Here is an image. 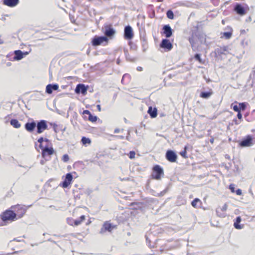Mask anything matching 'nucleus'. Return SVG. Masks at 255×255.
Wrapping results in <instances>:
<instances>
[{
    "label": "nucleus",
    "mask_w": 255,
    "mask_h": 255,
    "mask_svg": "<svg viewBox=\"0 0 255 255\" xmlns=\"http://www.w3.org/2000/svg\"><path fill=\"white\" fill-rule=\"evenodd\" d=\"M227 205L226 204H225L224 206L220 209V211L224 212L227 210Z\"/></svg>",
    "instance_id": "49530a36"
},
{
    "label": "nucleus",
    "mask_w": 255,
    "mask_h": 255,
    "mask_svg": "<svg viewBox=\"0 0 255 255\" xmlns=\"http://www.w3.org/2000/svg\"><path fill=\"white\" fill-rule=\"evenodd\" d=\"M79 219L82 222L83 221H84L85 220V216L84 215H82L80 217Z\"/></svg>",
    "instance_id": "864d4df0"
},
{
    "label": "nucleus",
    "mask_w": 255,
    "mask_h": 255,
    "mask_svg": "<svg viewBox=\"0 0 255 255\" xmlns=\"http://www.w3.org/2000/svg\"><path fill=\"white\" fill-rule=\"evenodd\" d=\"M14 241H16L17 242H21V241H23L24 242V240H19V239H17L16 238L14 239L13 240Z\"/></svg>",
    "instance_id": "0e129e2a"
},
{
    "label": "nucleus",
    "mask_w": 255,
    "mask_h": 255,
    "mask_svg": "<svg viewBox=\"0 0 255 255\" xmlns=\"http://www.w3.org/2000/svg\"><path fill=\"white\" fill-rule=\"evenodd\" d=\"M124 53L125 54L126 58L127 60L128 61H132V59L130 57V56L128 52V49H124Z\"/></svg>",
    "instance_id": "c9c22d12"
},
{
    "label": "nucleus",
    "mask_w": 255,
    "mask_h": 255,
    "mask_svg": "<svg viewBox=\"0 0 255 255\" xmlns=\"http://www.w3.org/2000/svg\"><path fill=\"white\" fill-rule=\"evenodd\" d=\"M48 159H46V157L44 158V159H42L40 161V163L42 164V165H43L45 164V162L46 160H48Z\"/></svg>",
    "instance_id": "603ef678"
},
{
    "label": "nucleus",
    "mask_w": 255,
    "mask_h": 255,
    "mask_svg": "<svg viewBox=\"0 0 255 255\" xmlns=\"http://www.w3.org/2000/svg\"><path fill=\"white\" fill-rule=\"evenodd\" d=\"M36 132L38 134L42 133L48 128L47 122L44 120L37 121L36 123Z\"/></svg>",
    "instance_id": "0eeeda50"
},
{
    "label": "nucleus",
    "mask_w": 255,
    "mask_h": 255,
    "mask_svg": "<svg viewBox=\"0 0 255 255\" xmlns=\"http://www.w3.org/2000/svg\"><path fill=\"white\" fill-rule=\"evenodd\" d=\"M188 40H189V43L191 46L193 51H195L197 50V47L195 46L196 42H195V40L193 39L192 38L189 37Z\"/></svg>",
    "instance_id": "7c9ffc66"
},
{
    "label": "nucleus",
    "mask_w": 255,
    "mask_h": 255,
    "mask_svg": "<svg viewBox=\"0 0 255 255\" xmlns=\"http://www.w3.org/2000/svg\"><path fill=\"white\" fill-rule=\"evenodd\" d=\"M109 39L106 36H95L92 40V45L97 46H99L104 42L106 44L108 42Z\"/></svg>",
    "instance_id": "423d86ee"
},
{
    "label": "nucleus",
    "mask_w": 255,
    "mask_h": 255,
    "mask_svg": "<svg viewBox=\"0 0 255 255\" xmlns=\"http://www.w3.org/2000/svg\"><path fill=\"white\" fill-rule=\"evenodd\" d=\"M11 208L13 209V211L15 212V217L17 218V219L22 218L25 214L27 210L26 207L20 205L11 207Z\"/></svg>",
    "instance_id": "20e7f679"
},
{
    "label": "nucleus",
    "mask_w": 255,
    "mask_h": 255,
    "mask_svg": "<svg viewBox=\"0 0 255 255\" xmlns=\"http://www.w3.org/2000/svg\"><path fill=\"white\" fill-rule=\"evenodd\" d=\"M234 122H235V124L237 125H239V123L237 121V120L236 119H235L234 120Z\"/></svg>",
    "instance_id": "680f3d73"
},
{
    "label": "nucleus",
    "mask_w": 255,
    "mask_h": 255,
    "mask_svg": "<svg viewBox=\"0 0 255 255\" xmlns=\"http://www.w3.org/2000/svg\"><path fill=\"white\" fill-rule=\"evenodd\" d=\"M37 141L40 143L39 147L40 148L43 147L42 142L44 141V138L43 137H40L37 140Z\"/></svg>",
    "instance_id": "ea45409f"
},
{
    "label": "nucleus",
    "mask_w": 255,
    "mask_h": 255,
    "mask_svg": "<svg viewBox=\"0 0 255 255\" xmlns=\"http://www.w3.org/2000/svg\"><path fill=\"white\" fill-rule=\"evenodd\" d=\"M30 51L22 52L20 50H17L14 51L13 59L15 60H20L24 56L27 55Z\"/></svg>",
    "instance_id": "2eb2a0df"
},
{
    "label": "nucleus",
    "mask_w": 255,
    "mask_h": 255,
    "mask_svg": "<svg viewBox=\"0 0 255 255\" xmlns=\"http://www.w3.org/2000/svg\"><path fill=\"white\" fill-rule=\"evenodd\" d=\"M160 46L168 51L171 50L173 47L172 43L170 42V40L167 38L162 40L160 44Z\"/></svg>",
    "instance_id": "dca6fc26"
},
{
    "label": "nucleus",
    "mask_w": 255,
    "mask_h": 255,
    "mask_svg": "<svg viewBox=\"0 0 255 255\" xmlns=\"http://www.w3.org/2000/svg\"><path fill=\"white\" fill-rule=\"evenodd\" d=\"M191 34L189 38H192L195 40L197 38L201 44L205 43L206 42V35L202 31L199 30L198 26L194 27L191 31Z\"/></svg>",
    "instance_id": "f257e3e1"
},
{
    "label": "nucleus",
    "mask_w": 255,
    "mask_h": 255,
    "mask_svg": "<svg viewBox=\"0 0 255 255\" xmlns=\"http://www.w3.org/2000/svg\"><path fill=\"white\" fill-rule=\"evenodd\" d=\"M241 221L242 219L240 216H238L236 217L234 223V226L235 228L236 229H241L243 228L244 225L240 224Z\"/></svg>",
    "instance_id": "5701e85b"
},
{
    "label": "nucleus",
    "mask_w": 255,
    "mask_h": 255,
    "mask_svg": "<svg viewBox=\"0 0 255 255\" xmlns=\"http://www.w3.org/2000/svg\"><path fill=\"white\" fill-rule=\"evenodd\" d=\"M167 188L165 189V190L160 192V193H157V194L155 196H158V197L163 196L167 192Z\"/></svg>",
    "instance_id": "a19ab883"
},
{
    "label": "nucleus",
    "mask_w": 255,
    "mask_h": 255,
    "mask_svg": "<svg viewBox=\"0 0 255 255\" xmlns=\"http://www.w3.org/2000/svg\"><path fill=\"white\" fill-rule=\"evenodd\" d=\"M124 37L125 39L128 40L133 38V32L132 28L130 25H128L125 27Z\"/></svg>",
    "instance_id": "9b49d317"
},
{
    "label": "nucleus",
    "mask_w": 255,
    "mask_h": 255,
    "mask_svg": "<svg viewBox=\"0 0 255 255\" xmlns=\"http://www.w3.org/2000/svg\"><path fill=\"white\" fill-rule=\"evenodd\" d=\"M205 79H206V82L208 83H209L211 81V80L210 79H206V78H205Z\"/></svg>",
    "instance_id": "69168bd1"
},
{
    "label": "nucleus",
    "mask_w": 255,
    "mask_h": 255,
    "mask_svg": "<svg viewBox=\"0 0 255 255\" xmlns=\"http://www.w3.org/2000/svg\"><path fill=\"white\" fill-rule=\"evenodd\" d=\"M237 102H235L234 103L231 104V108L233 109L235 112H238L240 111L239 106L237 105Z\"/></svg>",
    "instance_id": "e433bc0d"
},
{
    "label": "nucleus",
    "mask_w": 255,
    "mask_h": 255,
    "mask_svg": "<svg viewBox=\"0 0 255 255\" xmlns=\"http://www.w3.org/2000/svg\"><path fill=\"white\" fill-rule=\"evenodd\" d=\"M229 189L231 190V191L232 193H235V185L234 184H231L229 185Z\"/></svg>",
    "instance_id": "a18cd8bd"
},
{
    "label": "nucleus",
    "mask_w": 255,
    "mask_h": 255,
    "mask_svg": "<svg viewBox=\"0 0 255 255\" xmlns=\"http://www.w3.org/2000/svg\"><path fill=\"white\" fill-rule=\"evenodd\" d=\"M98 118L96 116H94L91 114L88 118V120L92 122H95L97 121Z\"/></svg>",
    "instance_id": "4c0bfd02"
},
{
    "label": "nucleus",
    "mask_w": 255,
    "mask_h": 255,
    "mask_svg": "<svg viewBox=\"0 0 255 255\" xmlns=\"http://www.w3.org/2000/svg\"><path fill=\"white\" fill-rule=\"evenodd\" d=\"M246 7L244 6L241 3H237L234 7V10L236 12L237 14L240 15H245L247 10L249 9L248 6L246 5Z\"/></svg>",
    "instance_id": "6e6552de"
},
{
    "label": "nucleus",
    "mask_w": 255,
    "mask_h": 255,
    "mask_svg": "<svg viewBox=\"0 0 255 255\" xmlns=\"http://www.w3.org/2000/svg\"><path fill=\"white\" fill-rule=\"evenodd\" d=\"M228 51V46H223L220 47L219 48H217L215 50V52L216 54H218L219 55L222 54H226V52Z\"/></svg>",
    "instance_id": "b1692460"
},
{
    "label": "nucleus",
    "mask_w": 255,
    "mask_h": 255,
    "mask_svg": "<svg viewBox=\"0 0 255 255\" xmlns=\"http://www.w3.org/2000/svg\"><path fill=\"white\" fill-rule=\"evenodd\" d=\"M114 228V226L107 222H105L101 229L100 233L102 234L106 231L111 232Z\"/></svg>",
    "instance_id": "aec40b11"
},
{
    "label": "nucleus",
    "mask_w": 255,
    "mask_h": 255,
    "mask_svg": "<svg viewBox=\"0 0 255 255\" xmlns=\"http://www.w3.org/2000/svg\"><path fill=\"white\" fill-rule=\"evenodd\" d=\"M136 70L138 71H141L142 70V68L141 67L138 66L137 67Z\"/></svg>",
    "instance_id": "bf43d9fd"
},
{
    "label": "nucleus",
    "mask_w": 255,
    "mask_h": 255,
    "mask_svg": "<svg viewBox=\"0 0 255 255\" xmlns=\"http://www.w3.org/2000/svg\"><path fill=\"white\" fill-rule=\"evenodd\" d=\"M235 192L238 195H241L242 194V190L240 189H238L237 190H235Z\"/></svg>",
    "instance_id": "8fccbe9b"
},
{
    "label": "nucleus",
    "mask_w": 255,
    "mask_h": 255,
    "mask_svg": "<svg viewBox=\"0 0 255 255\" xmlns=\"http://www.w3.org/2000/svg\"><path fill=\"white\" fill-rule=\"evenodd\" d=\"M81 142L85 146H87L91 143V140L88 137L83 136L81 139Z\"/></svg>",
    "instance_id": "c85d7f7f"
},
{
    "label": "nucleus",
    "mask_w": 255,
    "mask_h": 255,
    "mask_svg": "<svg viewBox=\"0 0 255 255\" xmlns=\"http://www.w3.org/2000/svg\"><path fill=\"white\" fill-rule=\"evenodd\" d=\"M10 124L13 127L16 128H18L21 126V125L18 121L15 119H11L10 121Z\"/></svg>",
    "instance_id": "a878e982"
},
{
    "label": "nucleus",
    "mask_w": 255,
    "mask_h": 255,
    "mask_svg": "<svg viewBox=\"0 0 255 255\" xmlns=\"http://www.w3.org/2000/svg\"><path fill=\"white\" fill-rule=\"evenodd\" d=\"M147 113L151 118H155L157 115V110L156 108H153L151 106H150L148 108Z\"/></svg>",
    "instance_id": "4be33fe9"
},
{
    "label": "nucleus",
    "mask_w": 255,
    "mask_h": 255,
    "mask_svg": "<svg viewBox=\"0 0 255 255\" xmlns=\"http://www.w3.org/2000/svg\"><path fill=\"white\" fill-rule=\"evenodd\" d=\"M166 159L170 162H175L177 161V155L172 150H167L165 153Z\"/></svg>",
    "instance_id": "9d476101"
},
{
    "label": "nucleus",
    "mask_w": 255,
    "mask_h": 255,
    "mask_svg": "<svg viewBox=\"0 0 255 255\" xmlns=\"http://www.w3.org/2000/svg\"><path fill=\"white\" fill-rule=\"evenodd\" d=\"M73 179V175L71 173L66 174L64 180L60 183V185L63 188H67L71 184Z\"/></svg>",
    "instance_id": "f8f14e48"
},
{
    "label": "nucleus",
    "mask_w": 255,
    "mask_h": 255,
    "mask_svg": "<svg viewBox=\"0 0 255 255\" xmlns=\"http://www.w3.org/2000/svg\"><path fill=\"white\" fill-rule=\"evenodd\" d=\"M247 105L248 103L246 102L240 103L239 104V108L240 111H245L247 108Z\"/></svg>",
    "instance_id": "2f4dec72"
},
{
    "label": "nucleus",
    "mask_w": 255,
    "mask_h": 255,
    "mask_svg": "<svg viewBox=\"0 0 255 255\" xmlns=\"http://www.w3.org/2000/svg\"><path fill=\"white\" fill-rule=\"evenodd\" d=\"M1 218L3 222L7 221L12 222L17 220V218L15 217V212L13 210H6L3 212Z\"/></svg>",
    "instance_id": "f03ea898"
},
{
    "label": "nucleus",
    "mask_w": 255,
    "mask_h": 255,
    "mask_svg": "<svg viewBox=\"0 0 255 255\" xmlns=\"http://www.w3.org/2000/svg\"><path fill=\"white\" fill-rule=\"evenodd\" d=\"M51 125H53V128L55 133H58L59 131H61L60 125H58L55 123H54L53 124H51Z\"/></svg>",
    "instance_id": "473e14b6"
},
{
    "label": "nucleus",
    "mask_w": 255,
    "mask_h": 255,
    "mask_svg": "<svg viewBox=\"0 0 255 255\" xmlns=\"http://www.w3.org/2000/svg\"><path fill=\"white\" fill-rule=\"evenodd\" d=\"M239 145L242 147H250L253 145V138L252 135H248L239 142Z\"/></svg>",
    "instance_id": "39448f33"
},
{
    "label": "nucleus",
    "mask_w": 255,
    "mask_h": 255,
    "mask_svg": "<svg viewBox=\"0 0 255 255\" xmlns=\"http://www.w3.org/2000/svg\"><path fill=\"white\" fill-rule=\"evenodd\" d=\"M216 213H217V215H218V216L220 217H222V218H223V217H225L226 216V214L225 213L223 212V213H221L220 211H219V209H217L216 210Z\"/></svg>",
    "instance_id": "58836bf2"
},
{
    "label": "nucleus",
    "mask_w": 255,
    "mask_h": 255,
    "mask_svg": "<svg viewBox=\"0 0 255 255\" xmlns=\"http://www.w3.org/2000/svg\"><path fill=\"white\" fill-rule=\"evenodd\" d=\"M69 159V156L68 154H65L64 155H63V157H62V160L64 162H67Z\"/></svg>",
    "instance_id": "37998d69"
},
{
    "label": "nucleus",
    "mask_w": 255,
    "mask_h": 255,
    "mask_svg": "<svg viewBox=\"0 0 255 255\" xmlns=\"http://www.w3.org/2000/svg\"><path fill=\"white\" fill-rule=\"evenodd\" d=\"M187 146H185L184 147V150L181 151L179 153L184 158H187L188 156H187Z\"/></svg>",
    "instance_id": "72a5a7b5"
},
{
    "label": "nucleus",
    "mask_w": 255,
    "mask_h": 255,
    "mask_svg": "<svg viewBox=\"0 0 255 255\" xmlns=\"http://www.w3.org/2000/svg\"><path fill=\"white\" fill-rule=\"evenodd\" d=\"M116 136L121 139H124L125 138V137L123 135H117Z\"/></svg>",
    "instance_id": "4d7b16f0"
},
{
    "label": "nucleus",
    "mask_w": 255,
    "mask_h": 255,
    "mask_svg": "<svg viewBox=\"0 0 255 255\" xmlns=\"http://www.w3.org/2000/svg\"><path fill=\"white\" fill-rule=\"evenodd\" d=\"M36 122L32 120L31 122H27L24 125L25 129L29 132H33L36 128Z\"/></svg>",
    "instance_id": "a211bd4d"
},
{
    "label": "nucleus",
    "mask_w": 255,
    "mask_h": 255,
    "mask_svg": "<svg viewBox=\"0 0 255 255\" xmlns=\"http://www.w3.org/2000/svg\"><path fill=\"white\" fill-rule=\"evenodd\" d=\"M201 201L198 198H195L191 202V205L194 208H198L201 205Z\"/></svg>",
    "instance_id": "cd10ccee"
},
{
    "label": "nucleus",
    "mask_w": 255,
    "mask_h": 255,
    "mask_svg": "<svg viewBox=\"0 0 255 255\" xmlns=\"http://www.w3.org/2000/svg\"><path fill=\"white\" fill-rule=\"evenodd\" d=\"M105 30L104 33V36H107L108 38H112L116 34L115 29L112 27L111 24H107L104 26Z\"/></svg>",
    "instance_id": "1a4fd4ad"
},
{
    "label": "nucleus",
    "mask_w": 255,
    "mask_h": 255,
    "mask_svg": "<svg viewBox=\"0 0 255 255\" xmlns=\"http://www.w3.org/2000/svg\"><path fill=\"white\" fill-rule=\"evenodd\" d=\"M120 59H117V63L118 64H120Z\"/></svg>",
    "instance_id": "774afa93"
},
{
    "label": "nucleus",
    "mask_w": 255,
    "mask_h": 255,
    "mask_svg": "<svg viewBox=\"0 0 255 255\" xmlns=\"http://www.w3.org/2000/svg\"><path fill=\"white\" fill-rule=\"evenodd\" d=\"M232 32H233V30L232 28H231V30L230 31L222 32L221 33V34L222 35L221 37H224L225 38V39H229L232 37Z\"/></svg>",
    "instance_id": "bb28decb"
},
{
    "label": "nucleus",
    "mask_w": 255,
    "mask_h": 255,
    "mask_svg": "<svg viewBox=\"0 0 255 255\" xmlns=\"http://www.w3.org/2000/svg\"><path fill=\"white\" fill-rule=\"evenodd\" d=\"M66 129V128L64 127V128H63V126L62 125H60V130L61 131H62V132L64 131Z\"/></svg>",
    "instance_id": "5fc2aeb1"
},
{
    "label": "nucleus",
    "mask_w": 255,
    "mask_h": 255,
    "mask_svg": "<svg viewBox=\"0 0 255 255\" xmlns=\"http://www.w3.org/2000/svg\"><path fill=\"white\" fill-rule=\"evenodd\" d=\"M135 153L134 151H130L128 154V157L130 159L134 158L135 157Z\"/></svg>",
    "instance_id": "79ce46f5"
},
{
    "label": "nucleus",
    "mask_w": 255,
    "mask_h": 255,
    "mask_svg": "<svg viewBox=\"0 0 255 255\" xmlns=\"http://www.w3.org/2000/svg\"><path fill=\"white\" fill-rule=\"evenodd\" d=\"M81 223H82V222L80 221V220L79 219H78L75 220V221H74V225H75V226H78V225H80Z\"/></svg>",
    "instance_id": "de8ad7c7"
},
{
    "label": "nucleus",
    "mask_w": 255,
    "mask_h": 255,
    "mask_svg": "<svg viewBox=\"0 0 255 255\" xmlns=\"http://www.w3.org/2000/svg\"><path fill=\"white\" fill-rule=\"evenodd\" d=\"M44 141H46V142H49V140L48 139V138H44Z\"/></svg>",
    "instance_id": "338daca9"
},
{
    "label": "nucleus",
    "mask_w": 255,
    "mask_h": 255,
    "mask_svg": "<svg viewBox=\"0 0 255 255\" xmlns=\"http://www.w3.org/2000/svg\"><path fill=\"white\" fill-rule=\"evenodd\" d=\"M194 58L197 61H198L200 64H204L205 60H202L201 57V54L199 53H196L194 55Z\"/></svg>",
    "instance_id": "c756f323"
},
{
    "label": "nucleus",
    "mask_w": 255,
    "mask_h": 255,
    "mask_svg": "<svg viewBox=\"0 0 255 255\" xmlns=\"http://www.w3.org/2000/svg\"><path fill=\"white\" fill-rule=\"evenodd\" d=\"M164 176L163 168L159 165H155L152 168L151 177L153 179L160 180Z\"/></svg>",
    "instance_id": "7ed1b4c3"
},
{
    "label": "nucleus",
    "mask_w": 255,
    "mask_h": 255,
    "mask_svg": "<svg viewBox=\"0 0 255 255\" xmlns=\"http://www.w3.org/2000/svg\"><path fill=\"white\" fill-rule=\"evenodd\" d=\"M42 150V156L43 158L46 157L48 155H51L54 152V150L52 147H48V145H45L40 148Z\"/></svg>",
    "instance_id": "ddd939ff"
},
{
    "label": "nucleus",
    "mask_w": 255,
    "mask_h": 255,
    "mask_svg": "<svg viewBox=\"0 0 255 255\" xmlns=\"http://www.w3.org/2000/svg\"><path fill=\"white\" fill-rule=\"evenodd\" d=\"M214 139L213 138H212L210 139V142L211 143H214Z\"/></svg>",
    "instance_id": "e2e57ef3"
},
{
    "label": "nucleus",
    "mask_w": 255,
    "mask_h": 255,
    "mask_svg": "<svg viewBox=\"0 0 255 255\" xmlns=\"http://www.w3.org/2000/svg\"><path fill=\"white\" fill-rule=\"evenodd\" d=\"M88 86H86L83 84H78L75 88V92L76 94H81L85 95L87 94Z\"/></svg>",
    "instance_id": "4468645a"
},
{
    "label": "nucleus",
    "mask_w": 255,
    "mask_h": 255,
    "mask_svg": "<svg viewBox=\"0 0 255 255\" xmlns=\"http://www.w3.org/2000/svg\"><path fill=\"white\" fill-rule=\"evenodd\" d=\"M120 131V129L118 128H117L115 129L114 130V133H119Z\"/></svg>",
    "instance_id": "6e6d98bb"
},
{
    "label": "nucleus",
    "mask_w": 255,
    "mask_h": 255,
    "mask_svg": "<svg viewBox=\"0 0 255 255\" xmlns=\"http://www.w3.org/2000/svg\"><path fill=\"white\" fill-rule=\"evenodd\" d=\"M166 16L170 19L174 18V13L171 10H168L166 12Z\"/></svg>",
    "instance_id": "f704fd0d"
},
{
    "label": "nucleus",
    "mask_w": 255,
    "mask_h": 255,
    "mask_svg": "<svg viewBox=\"0 0 255 255\" xmlns=\"http://www.w3.org/2000/svg\"><path fill=\"white\" fill-rule=\"evenodd\" d=\"M237 113H238L237 115V118H238L239 120H242V118H243V116H242V113H241V111H239V112H238Z\"/></svg>",
    "instance_id": "09e8293b"
},
{
    "label": "nucleus",
    "mask_w": 255,
    "mask_h": 255,
    "mask_svg": "<svg viewBox=\"0 0 255 255\" xmlns=\"http://www.w3.org/2000/svg\"><path fill=\"white\" fill-rule=\"evenodd\" d=\"M163 33L168 38L170 37L173 34V30L169 24L164 25L162 27Z\"/></svg>",
    "instance_id": "f3484780"
},
{
    "label": "nucleus",
    "mask_w": 255,
    "mask_h": 255,
    "mask_svg": "<svg viewBox=\"0 0 255 255\" xmlns=\"http://www.w3.org/2000/svg\"><path fill=\"white\" fill-rule=\"evenodd\" d=\"M130 133H129V131H128V135L126 137V139L128 140H129V135Z\"/></svg>",
    "instance_id": "052dcab7"
},
{
    "label": "nucleus",
    "mask_w": 255,
    "mask_h": 255,
    "mask_svg": "<svg viewBox=\"0 0 255 255\" xmlns=\"http://www.w3.org/2000/svg\"><path fill=\"white\" fill-rule=\"evenodd\" d=\"M19 3V0H3V4L9 7L15 6Z\"/></svg>",
    "instance_id": "412c9836"
},
{
    "label": "nucleus",
    "mask_w": 255,
    "mask_h": 255,
    "mask_svg": "<svg viewBox=\"0 0 255 255\" xmlns=\"http://www.w3.org/2000/svg\"><path fill=\"white\" fill-rule=\"evenodd\" d=\"M75 220L72 218H68L67 219V223L69 225L73 226L74 224Z\"/></svg>",
    "instance_id": "c03bdc74"
},
{
    "label": "nucleus",
    "mask_w": 255,
    "mask_h": 255,
    "mask_svg": "<svg viewBox=\"0 0 255 255\" xmlns=\"http://www.w3.org/2000/svg\"><path fill=\"white\" fill-rule=\"evenodd\" d=\"M213 94L212 90L209 91H202L200 94V97L203 99H208Z\"/></svg>",
    "instance_id": "393cba45"
},
{
    "label": "nucleus",
    "mask_w": 255,
    "mask_h": 255,
    "mask_svg": "<svg viewBox=\"0 0 255 255\" xmlns=\"http://www.w3.org/2000/svg\"><path fill=\"white\" fill-rule=\"evenodd\" d=\"M83 113V114H86L89 115V117L92 114L91 113L89 110H84Z\"/></svg>",
    "instance_id": "3c124183"
},
{
    "label": "nucleus",
    "mask_w": 255,
    "mask_h": 255,
    "mask_svg": "<svg viewBox=\"0 0 255 255\" xmlns=\"http://www.w3.org/2000/svg\"><path fill=\"white\" fill-rule=\"evenodd\" d=\"M97 109L100 112L101 111V106L100 105H97Z\"/></svg>",
    "instance_id": "13d9d810"
},
{
    "label": "nucleus",
    "mask_w": 255,
    "mask_h": 255,
    "mask_svg": "<svg viewBox=\"0 0 255 255\" xmlns=\"http://www.w3.org/2000/svg\"><path fill=\"white\" fill-rule=\"evenodd\" d=\"M58 88L59 85L57 84H49L46 86V93L51 94L53 91L57 90Z\"/></svg>",
    "instance_id": "6ab92c4d"
}]
</instances>
